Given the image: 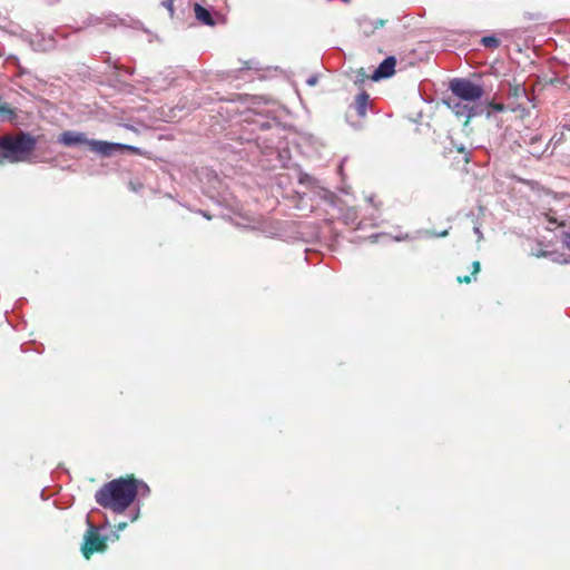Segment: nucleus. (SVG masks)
I'll return each mask as SVG.
<instances>
[{"label":"nucleus","instance_id":"nucleus-1","mask_svg":"<svg viewBox=\"0 0 570 570\" xmlns=\"http://www.w3.org/2000/svg\"><path fill=\"white\" fill-rule=\"evenodd\" d=\"M144 485L132 474L120 476L104 484L95 494L96 502L104 509L122 513L136 499L139 487Z\"/></svg>","mask_w":570,"mask_h":570},{"label":"nucleus","instance_id":"nucleus-2","mask_svg":"<svg viewBox=\"0 0 570 570\" xmlns=\"http://www.w3.org/2000/svg\"><path fill=\"white\" fill-rule=\"evenodd\" d=\"M37 147V138L30 132L0 136V165L27 161Z\"/></svg>","mask_w":570,"mask_h":570},{"label":"nucleus","instance_id":"nucleus-3","mask_svg":"<svg viewBox=\"0 0 570 570\" xmlns=\"http://www.w3.org/2000/svg\"><path fill=\"white\" fill-rule=\"evenodd\" d=\"M449 88L453 96L472 105H478L476 101L484 94V90L480 85H476L465 78H455L451 80Z\"/></svg>","mask_w":570,"mask_h":570},{"label":"nucleus","instance_id":"nucleus-4","mask_svg":"<svg viewBox=\"0 0 570 570\" xmlns=\"http://www.w3.org/2000/svg\"><path fill=\"white\" fill-rule=\"evenodd\" d=\"M107 539L100 535L98 529L89 524L81 544L82 556L89 560L94 553L104 552L107 550Z\"/></svg>","mask_w":570,"mask_h":570},{"label":"nucleus","instance_id":"nucleus-5","mask_svg":"<svg viewBox=\"0 0 570 570\" xmlns=\"http://www.w3.org/2000/svg\"><path fill=\"white\" fill-rule=\"evenodd\" d=\"M444 104L455 114L456 117H464L465 124H468L471 118L484 112L483 106L472 105L453 95L444 99Z\"/></svg>","mask_w":570,"mask_h":570},{"label":"nucleus","instance_id":"nucleus-6","mask_svg":"<svg viewBox=\"0 0 570 570\" xmlns=\"http://www.w3.org/2000/svg\"><path fill=\"white\" fill-rule=\"evenodd\" d=\"M292 144L298 153L309 155L314 150V138L307 132L297 131L287 126V145Z\"/></svg>","mask_w":570,"mask_h":570},{"label":"nucleus","instance_id":"nucleus-7","mask_svg":"<svg viewBox=\"0 0 570 570\" xmlns=\"http://www.w3.org/2000/svg\"><path fill=\"white\" fill-rule=\"evenodd\" d=\"M88 147L91 151L100 154L102 156H110L114 151L117 150H129L131 153H138V148L124 145V144H117V142H108L102 140H94L90 139L88 141Z\"/></svg>","mask_w":570,"mask_h":570},{"label":"nucleus","instance_id":"nucleus-8","mask_svg":"<svg viewBox=\"0 0 570 570\" xmlns=\"http://www.w3.org/2000/svg\"><path fill=\"white\" fill-rule=\"evenodd\" d=\"M90 139L87 138L85 132L67 130L59 135L58 142L66 147H73L79 145H87Z\"/></svg>","mask_w":570,"mask_h":570},{"label":"nucleus","instance_id":"nucleus-9","mask_svg":"<svg viewBox=\"0 0 570 570\" xmlns=\"http://www.w3.org/2000/svg\"><path fill=\"white\" fill-rule=\"evenodd\" d=\"M396 59L392 56L385 58L380 66L374 70L371 75V79L373 81H379L381 79L390 78L394 75L395 71Z\"/></svg>","mask_w":570,"mask_h":570},{"label":"nucleus","instance_id":"nucleus-10","mask_svg":"<svg viewBox=\"0 0 570 570\" xmlns=\"http://www.w3.org/2000/svg\"><path fill=\"white\" fill-rule=\"evenodd\" d=\"M296 196L291 198L287 197V207L296 208L299 212H311L313 209V204L311 203V197L306 191H295Z\"/></svg>","mask_w":570,"mask_h":570},{"label":"nucleus","instance_id":"nucleus-11","mask_svg":"<svg viewBox=\"0 0 570 570\" xmlns=\"http://www.w3.org/2000/svg\"><path fill=\"white\" fill-rule=\"evenodd\" d=\"M297 179L299 185L312 187L313 178L307 174H303L297 165L287 164V179Z\"/></svg>","mask_w":570,"mask_h":570},{"label":"nucleus","instance_id":"nucleus-12","mask_svg":"<svg viewBox=\"0 0 570 570\" xmlns=\"http://www.w3.org/2000/svg\"><path fill=\"white\" fill-rule=\"evenodd\" d=\"M357 23H358V27H360V30L365 35V36H371L372 33H374V31L379 28H382L385 23L384 20L382 19H376V20H372L367 17H363V18H360L357 20Z\"/></svg>","mask_w":570,"mask_h":570},{"label":"nucleus","instance_id":"nucleus-13","mask_svg":"<svg viewBox=\"0 0 570 570\" xmlns=\"http://www.w3.org/2000/svg\"><path fill=\"white\" fill-rule=\"evenodd\" d=\"M370 106V95L366 91H361L356 95L352 108L355 109L360 117H365Z\"/></svg>","mask_w":570,"mask_h":570},{"label":"nucleus","instance_id":"nucleus-14","mask_svg":"<svg viewBox=\"0 0 570 570\" xmlns=\"http://www.w3.org/2000/svg\"><path fill=\"white\" fill-rule=\"evenodd\" d=\"M194 11H195V16H196L197 20H199L200 22H203L204 24H207V26L214 24L212 14L206 8L196 3L194 7Z\"/></svg>","mask_w":570,"mask_h":570},{"label":"nucleus","instance_id":"nucleus-15","mask_svg":"<svg viewBox=\"0 0 570 570\" xmlns=\"http://www.w3.org/2000/svg\"><path fill=\"white\" fill-rule=\"evenodd\" d=\"M0 115L10 120H12L17 117L16 110L10 105L2 102L1 99H0Z\"/></svg>","mask_w":570,"mask_h":570},{"label":"nucleus","instance_id":"nucleus-16","mask_svg":"<svg viewBox=\"0 0 570 570\" xmlns=\"http://www.w3.org/2000/svg\"><path fill=\"white\" fill-rule=\"evenodd\" d=\"M511 96H513L517 99L524 98L525 100L530 101L525 88L520 83H517L513 87H511Z\"/></svg>","mask_w":570,"mask_h":570},{"label":"nucleus","instance_id":"nucleus-17","mask_svg":"<svg viewBox=\"0 0 570 570\" xmlns=\"http://www.w3.org/2000/svg\"><path fill=\"white\" fill-rule=\"evenodd\" d=\"M481 43L487 48H498L500 45V41L494 36H485L481 39Z\"/></svg>","mask_w":570,"mask_h":570},{"label":"nucleus","instance_id":"nucleus-18","mask_svg":"<svg viewBox=\"0 0 570 570\" xmlns=\"http://www.w3.org/2000/svg\"><path fill=\"white\" fill-rule=\"evenodd\" d=\"M367 79H371V76L366 73L364 68H360L355 71L354 82L356 85H362Z\"/></svg>","mask_w":570,"mask_h":570},{"label":"nucleus","instance_id":"nucleus-19","mask_svg":"<svg viewBox=\"0 0 570 570\" xmlns=\"http://www.w3.org/2000/svg\"><path fill=\"white\" fill-rule=\"evenodd\" d=\"M415 237L411 236L410 234L405 233V234H399L396 236L393 237V239L395 242H403V240H407V239H414Z\"/></svg>","mask_w":570,"mask_h":570},{"label":"nucleus","instance_id":"nucleus-20","mask_svg":"<svg viewBox=\"0 0 570 570\" xmlns=\"http://www.w3.org/2000/svg\"><path fill=\"white\" fill-rule=\"evenodd\" d=\"M488 107L491 108L492 110L497 111V112H501V111L504 110V106L502 104L492 102Z\"/></svg>","mask_w":570,"mask_h":570},{"label":"nucleus","instance_id":"nucleus-21","mask_svg":"<svg viewBox=\"0 0 570 570\" xmlns=\"http://www.w3.org/2000/svg\"><path fill=\"white\" fill-rule=\"evenodd\" d=\"M562 244L564 245V247L570 249V233H564L562 235Z\"/></svg>","mask_w":570,"mask_h":570},{"label":"nucleus","instance_id":"nucleus-22","mask_svg":"<svg viewBox=\"0 0 570 570\" xmlns=\"http://www.w3.org/2000/svg\"><path fill=\"white\" fill-rule=\"evenodd\" d=\"M317 81H318L317 76L313 75V76H311V77L306 80V83H307L308 86H311V87H312V86H315V85L317 83Z\"/></svg>","mask_w":570,"mask_h":570},{"label":"nucleus","instance_id":"nucleus-23","mask_svg":"<svg viewBox=\"0 0 570 570\" xmlns=\"http://www.w3.org/2000/svg\"><path fill=\"white\" fill-rule=\"evenodd\" d=\"M456 279H458L459 283H466L468 284V283L471 282L472 277L471 276H463V277L462 276H458Z\"/></svg>","mask_w":570,"mask_h":570},{"label":"nucleus","instance_id":"nucleus-24","mask_svg":"<svg viewBox=\"0 0 570 570\" xmlns=\"http://www.w3.org/2000/svg\"><path fill=\"white\" fill-rule=\"evenodd\" d=\"M472 267H473V272H472V275H475L479 273L480 271V263L478 261L473 262L472 263Z\"/></svg>","mask_w":570,"mask_h":570},{"label":"nucleus","instance_id":"nucleus-25","mask_svg":"<svg viewBox=\"0 0 570 570\" xmlns=\"http://www.w3.org/2000/svg\"><path fill=\"white\" fill-rule=\"evenodd\" d=\"M473 230L478 235L479 240H481L483 238V235L480 230V227L475 226Z\"/></svg>","mask_w":570,"mask_h":570},{"label":"nucleus","instance_id":"nucleus-26","mask_svg":"<svg viewBox=\"0 0 570 570\" xmlns=\"http://www.w3.org/2000/svg\"><path fill=\"white\" fill-rule=\"evenodd\" d=\"M382 236L381 234H375V235H372L371 238H372V242H376L377 238Z\"/></svg>","mask_w":570,"mask_h":570},{"label":"nucleus","instance_id":"nucleus-27","mask_svg":"<svg viewBox=\"0 0 570 570\" xmlns=\"http://www.w3.org/2000/svg\"><path fill=\"white\" fill-rule=\"evenodd\" d=\"M126 525H127V523H126V522H124V523H119V524L117 525V528H118L119 530H122Z\"/></svg>","mask_w":570,"mask_h":570},{"label":"nucleus","instance_id":"nucleus-28","mask_svg":"<svg viewBox=\"0 0 570 570\" xmlns=\"http://www.w3.org/2000/svg\"><path fill=\"white\" fill-rule=\"evenodd\" d=\"M448 235V230H443L442 233L438 234L439 237H445Z\"/></svg>","mask_w":570,"mask_h":570},{"label":"nucleus","instance_id":"nucleus-29","mask_svg":"<svg viewBox=\"0 0 570 570\" xmlns=\"http://www.w3.org/2000/svg\"><path fill=\"white\" fill-rule=\"evenodd\" d=\"M203 216H204L205 218H207V219H210V218H212V217H210V215H208L207 213H203Z\"/></svg>","mask_w":570,"mask_h":570},{"label":"nucleus","instance_id":"nucleus-30","mask_svg":"<svg viewBox=\"0 0 570 570\" xmlns=\"http://www.w3.org/2000/svg\"><path fill=\"white\" fill-rule=\"evenodd\" d=\"M367 200H368L371 204H373V197H372V196H371V197H368V198H367Z\"/></svg>","mask_w":570,"mask_h":570},{"label":"nucleus","instance_id":"nucleus-31","mask_svg":"<svg viewBox=\"0 0 570 570\" xmlns=\"http://www.w3.org/2000/svg\"><path fill=\"white\" fill-rule=\"evenodd\" d=\"M491 116V112L490 110L487 111V117H490Z\"/></svg>","mask_w":570,"mask_h":570}]
</instances>
